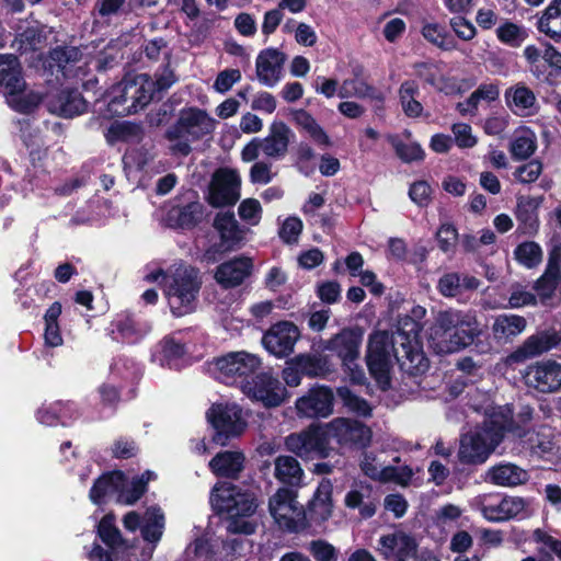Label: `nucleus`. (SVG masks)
<instances>
[{
	"instance_id": "f257e3e1",
	"label": "nucleus",
	"mask_w": 561,
	"mask_h": 561,
	"mask_svg": "<svg viewBox=\"0 0 561 561\" xmlns=\"http://www.w3.org/2000/svg\"><path fill=\"white\" fill-rule=\"evenodd\" d=\"M422 325L409 316L401 317L394 335L376 331L369 336L366 363L370 375L382 389L390 383L392 357L411 374L424 373L428 367L419 340Z\"/></svg>"
},
{
	"instance_id": "f03ea898",
	"label": "nucleus",
	"mask_w": 561,
	"mask_h": 561,
	"mask_svg": "<svg viewBox=\"0 0 561 561\" xmlns=\"http://www.w3.org/2000/svg\"><path fill=\"white\" fill-rule=\"evenodd\" d=\"M533 419V409L523 407L514 417L508 405L493 407L485 413L481 426H477L460 437L458 459L463 465H482L503 440L505 434L523 437Z\"/></svg>"
},
{
	"instance_id": "7ed1b4c3",
	"label": "nucleus",
	"mask_w": 561,
	"mask_h": 561,
	"mask_svg": "<svg viewBox=\"0 0 561 561\" xmlns=\"http://www.w3.org/2000/svg\"><path fill=\"white\" fill-rule=\"evenodd\" d=\"M481 334L474 311L440 310L428 329V346L439 355L459 352Z\"/></svg>"
},
{
	"instance_id": "20e7f679",
	"label": "nucleus",
	"mask_w": 561,
	"mask_h": 561,
	"mask_svg": "<svg viewBox=\"0 0 561 561\" xmlns=\"http://www.w3.org/2000/svg\"><path fill=\"white\" fill-rule=\"evenodd\" d=\"M149 283H158L169 308L175 317L195 310L202 282L198 271L185 264H173L168 270L157 268L145 276Z\"/></svg>"
},
{
	"instance_id": "39448f33",
	"label": "nucleus",
	"mask_w": 561,
	"mask_h": 561,
	"mask_svg": "<svg viewBox=\"0 0 561 561\" xmlns=\"http://www.w3.org/2000/svg\"><path fill=\"white\" fill-rule=\"evenodd\" d=\"M210 504L217 513L228 515V531L244 535L254 533L255 524L249 517L254 513L256 504L251 494L242 492L231 483L222 482L214 486Z\"/></svg>"
},
{
	"instance_id": "423d86ee",
	"label": "nucleus",
	"mask_w": 561,
	"mask_h": 561,
	"mask_svg": "<svg viewBox=\"0 0 561 561\" xmlns=\"http://www.w3.org/2000/svg\"><path fill=\"white\" fill-rule=\"evenodd\" d=\"M210 504L217 513L228 515V531L244 535L254 533L255 524L249 517L254 513L256 504L251 494L242 492L231 483L222 482L214 486Z\"/></svg>"
},
{
	"instance_id": "0eeeda50",
	"label": "nucleus",
	"mask_w": 561,
	"mask_h": 561,
	"mask_svg": "<svg viewBox=\"0 0 561 561\" xmlns=\"http://www.w3.org/2000/svg\"><path fill=\"white\" fill-rule=\"evenodd\" d=\"M156 479V473L146 471L139 477L128 480L121 471H114L100 477L90 491V500L101 504L106 499L115 496L122 504H135L146 492L149 481Z\"/></svg>"
},
{
	"instance_id": "6e6552de",
	"label": "nucleus",
	"mask_w": 561,
	"mask_h": 561,
	"mask_svg": "<svg viewBox=\"0 0 561 561\" xmlns=\"http://www.w3.org/2000/svg\"><path fill=\"white\" fill-rule=\"evenodd\" d=\"M216 124L205 110L198 107L181 110L175 125L167 133L171 141L170 150L173 153L187 156L192 150L191 142L210 136Z\"/></svg>"
},
{
	"instance_id": "1a4fd4ad",
	"label": "nucleus",
	"mask_w": 561,
	"mask_h": 561,
	"mask_svg": "<svg viewBox=\"0 0 561 561\" xmlns=\"http://www.w3.org/2000/svg\"><path fill=\"white\" fill-rule=\"evenodd\" d=\"M154 94V83L146 75L127 76L107 93L108 111L125 116L144 108Z\"/></svg>"
},
{
	"instance_id": "9d476101",
	"label": "nucleus",
	"mask_w": 561,
	"mask_h": 561,
	"mask_svg": "<svg viewBox=\"0 0 561 561\" xmlns=\"http://www.w3.org/2000/svg\"><path fill=\"white\" fill-rule=\"evenodd\" d=\"M261 359L255 354L240 351L230 352L214 358L208 364L213 377L226 385L239 386L249 381V377L261 367Z\"/></svg>"
},
{
	"instance_id": "9b49d317",
	"label": "nucleus",
	"mask_w": 561,
	"mask_h": 561,
	"mask_svg": "<svg viewBox=\"0 0 561 561\" xmlns=\"http://www.w3.org/2000/svg\"><path fill=\"white\" fill-rule=\"evenodd\" d=\"M363 331L358 328L343 329L340 333L323 342V350L335 354L353 383L360 385L366 380L363 368L357 360L360 354Z\"/></svg>"
},
{
	"instance_id": "f8f14e48",
	"label": "nucleus",
	"mask_w": 561,
	"mask_h": 561,
	"mask_svg": "<svg viewBox=\"0 0 561 561\" xmlns=\"http://www.w3.org/2000/svg\"><path fill=\"white\" fill-rule=\"evenodd\" d=\"M294 134L282 121H274L268 127V134L264 138H253L241 151L244 162L255 161L262 152L266 158L279 160L288 151Z\"/></svg>"
},
{
	"instance_id": "ddd939ff",
	"label": "nucleus",
	"mask_w": 561,
	"mask_h": 561,
	"mask_svg": "<svg viewBox=\"0 0 561 561\" xmlns=\"http://www.w3.org/2000/svg\"><path fill=\"white\" fill-rule=\"evenodd\" d=\"M206 415L215 430L213 440L220 446H225L229 439L240 436L247 427L245 414L234 402L215 403Z\"/></svg>"
},
{
	"instance_id": "4468645a",
	"label": "nucleus",
	"mask_w": 561,
	"mask_h": 561,
	"mask_svg": "<svg viewBox=\"0 0 561 561\" xmlns=\"http://www.w3.org/2000/svg\"><path fill=\"white\" fill-rule=\"evenodd\" d=\"M270 513L275 523L287 531H297L304 527L305 511L298 503L294 491L280 488L270 499Z\"/></svg>"
},
{
	"instance_id": "2eb2a0df",
	"label": "nucleus",
	"mask_w": 561,
	"mask_h": 561,
	"mask_svg": "<svg viewBox=\"0 0 561 561\" xmlns=\"http://www.w3.org/2000/svg\"><path fill=\"white\" fill-rule=\"evenodd\" d=\"M123 525L128 531L140 530L142 539L152 545L150 554L161 540L165 528V516L161 507L151 505L147 507L144 515L136 511L128 512L123 518Z\"/></svg>"
},
{
	"instance_id": "dca6fc26",
	"label": "nucleus",
	"mask_w": 561,
	"mask_h": 561,
	"mask_svg": "<svg viewBox=\"0 0 561 561\" xmlns=\"http://www.w3.org/2000/svg\"><path fill=\"white\" fill-rule=\"evenodd\" d=\"M328 442L325 426L311 425L300 433L288 435L285 445L301 458H324L329 455Z\"/></svg>"
},
{
	"instance_id": "f3484780",
	"label": "nucleus",
	"mask_w": 561,
	"mask_h": 561,
	"mask_svg": "<svg viewBox=\"0 0 561 561\" xmlns=\"http://www.w3.org/2000/svg\"><path fill=\"white\" fill-rule=\"evenodd\" d=\"M251 400L261 402L266 408L280 405L288 392L280 381L267 373L259 374L247 383H242L241 390Z\"/></svg>"
},
{
	"instance_id": "a211bd4d",
	"label": "nucleus",
	"mask_w": 561,
	"mask_h": 561,
	"mask_svg": "<svg viewBox=\"0 0 561 561\" xmlns=\"http://www.w3.org/2000/svg\"><path fill=\"white\" fill-rule=\"evenodd\" d=\"M523 378L525 385L538 392L551 393L561 388V364L543 359L526 367Z\"/></svg>"
},
{
	"instance_id": "6ab92c4d",
	"label": "nucleus",
	"mask_w": 561,
	"mask_h": 561,
	"mask_svg": "<svg viewBox=\"0 0 561 561\" xmlns=\"http://www.w3.org/2000/svg\"><path fill=\"white\" fill-rule=\"evenodd\" d=\"M476 505L482 516L492 523L505 522L524 512L526 503L518 496L481 495L476 499Z\"/></svg>"
},
{
	"instance_id": "aec40b11",
	"label": "nucleus",
	"mask_w": 561,
	"mask_h": 561,
	"mask_svg": "<svg viewBox=\"0 0 561 561\" xmlns=\"http://www.w3.org/2000/svg\"><path fill=\"white\" fill-rule=\"evenodd\" d=\"M324 426L328 440L334 439L340 445L365 446L371 438L370 428L356 420L336 417Z\"/></svg>"
},
{
	"instance_id": "412c9836",
	"label": "nucleus",
	"mask_w": 561,
	"mask_h": 561,
	"mask_svg": "<svg viewBox=\"0 0 561 561\" xmlns=\"http://www.w3.org/2000/svg\"><path fill=\"white\" fill-rule=\"evenodd\" d=\"M241 179L237 171L220 169L213 178L208 201L215 207L234 204L240 197Z\"/></svg>"
},
{
	"instance_id": "4be33fe9",
	"label": "nucleus",
	"mask_w": 561,
	"mask_h": 561,
	"mask_svg": "<svg viewBox=\"0 0 561 561\" xmlns=\"http://www.w3.org/2000/svg\"><path fill=\"white\" fill-rule=\"evenodd\" d=\"M333 400L334 396L329 387L317 386L298 398L295 407L300 417H328L333 412Z\"/></svg>"
},
{
	"instance_id": "5701e85b",
	"label": "nucleus",
	"mask_w": 561,
	"mask_h": 561,
	"mask_svg": "<svg viewBox=\"0 0 561 561\" xmlns=\"http://www.w3.org/2000/svg\"><path fill=\"white\" fill-rule=\"evenodd\" d=\"M98 535L107 546V550L100 545H94L88 553L89 561H114L118 550L124 546V540L112 514L105 515L98 525Z\"/></svg>"
},
{
	"instance_id": "b1692460",
	"label": "nucleus",
	"mask_w": 561,
	"mask_h": 561,
	"mask_svg": "<svg viewBox=\"0 0 561 561\" xmlns=\"http://www.w3.org/2000/svg\"><path fill=\"white\" fill-rule=\"evenodd\" d=\"M300 336L298 328L291 322L274 324L262 339L265 350L276 357H285L294 351Z\"/></svg>"
},
{
	"instance_id": "393cba45",
	"label": "nucleus",
	"mask_w": 561,
	"mask_h": 561,
	"mask_svg": "<svg viewBox=\"0 0 561 561\" xmlns=\"http://www.w3.org/2000/svg\"><path fill=\"white\" fill-rule=\"evenodd\" d=\"M415 539L403 530H393L380 536L377 551L388 561L407 560L416 554Z\"/></svg>"
},
{
	"instance_id": "a878e982",
	"label": "nucleus",
	"mask_w": 561,
	"mask_h": 561,
	"mask_svg": "<svg viewBox=\"0 0 561 561\" xmlns=\"http://www.w3.org/2000/svg\"><path fill=\"white\" fill-rule=\"evenodd\" d=\"M50 67L56 66L65 77L85 75V67L92 60L91 51L83 53L77 47H59L50 51Z\"/></svg>"
},
{
	"instance_id": "bb28decb",
	"label": "nucleus",
	"mask_w": 561,
	"mask_h": 561,
	"mask_svg": "<svg viewBox=\"0 0 561 561\" xmlns=\"http://www.w3.org/2000/svg\"><path fill=\"white\" fill-rule=\"evenodd\" d=\"M252 267L250 257L238 256L220 264L216 270L215 278L225 288L237 287L250 276Z\"/></svg>"
},
{
	"instance_id": "cd10ccee",
	"label": "nucleus",
	"mask_w": 561,
	"mask_h": 561,
	"mask_svg": "<svg viewBox=\"0 0 561 561\" xmlns=\"http://www.w3.org/2000/svg\"><path fill=\"white\" fill-rule=\"evenodd\" d=\"M284 55L277 49L262 50L256 58V76L265 87H274L282 78Z\"/></svg>"
},
{
	"instance_id": "c85d7f7f",
	"label": "nucleus",
	"mask_w": 561,
	"mask_h": 561,
	"mask_svg": "<svg viewBox=\"0 0 561 561\" xmlns=\"http://www.w3.org/2000/svg\"><path fill=\"white\" fill-rule=\"evenodd\" d=\"M50 113L71 118L84 112L85 102L77 90H61L48 96L46 102Z\"/></svg>"
},
{
	"instance_id": "c756f323",
	"label": "nucleus",
	"mask_w": 561,
	"mask_h": 561,
	"mask_svg": "<svg viewBox=\"0 0 561 561\" xmlns=\"http://www.w3.org/2000/svg\"><path fill=\"white\" fill-rule=\"evenodd\" d=\"M559 343L556 333L539 332L527 337L524 343L513 352L508 359L513 363H520L527 358L536 357L553 348Z\"/></svg>"
},
{
	"instance_id": "7c9ffc66",
	"label": "nucleus",
	"mask_w": 561,
	"mask_h": 561,
	"mask_svg": "<svg viewBox=\"0 0 561 561\" xmlns=\"http://www.w3.org/2000/svg\"><path fill=\"white\" fill-rule=\"evenodd\" d=\"M504 101L507 108L517 116H530L537 112L536 95L524 83L507 88L504 92Z\"/></svg>"
},
{
	"instance_id": "2f4dec72",
	"label": "nucleus",
	"mask_w": 561,
	"mask_h": 561,
	"mask_svg": "<svg viewBox=\"0 0 561 561\" xmlns=\"http://www.w3.org/2000/svg\"><path fill=\"white\" fill-rule=\"evenodd\" d=\"M80 415L81 411L76 402L57 401L49 405H43L39 408L36 413V419L44 425L53 426L58 423L67 425Z\"/></svg>"
},
{
	"instance_id": "473e14b6",
	"label": "nucleus",
	"mask_w": 561,
	"mask_h": 561,
	"mask_svg": "<svg viewBox=\"0 0 561 561\" xmlns=\"http://www.w3.org/2000/svg\"><path fill=\"white\" fill-rule=\"evenodd\" d=\"M529 476L526 470L512 462H501L492 466L485 473V481L505 488L525 483Z\"/></svg>"
},
{
	"instance_id": "72a5a7b5",
	"label": "nucleus",
	"mask_w": 561,
	"mask_h": 561,
	"mask_svg": "<svg viewBox=\"0 0 561 561\" xmlns=\"http://www.w3.org/2000/svg\"><path fill=\"white\" fill-rule=\"evenodd\" d=\"M332 491L333 485L330 480L323 479L319 483L309 505L311 519L322 523L332 516Z\"/></svg>"
},
{
	"instance_id": "f704fd0d",
	"label": "nucleus",
	"mask_w": 561,
	"mask_h": 561,
	"mask_svg": "<svg viewBox=\"0 0 561 561\" xmlns=\"http://www.w3.org/2000/svg\"><path fill=\"white\" fill-rule=\"evenodd\" d=\"M526 319L517 314H500L492 324V334L500 343L511 342L526 329Z\"/></svg>"
},
{
	"instance_id": "c9c22d12",
	"label": "nucleus",
	"mask_w": 561,
	"mask_h": 561,
	"mask_svg": "<svg viewBox=\"0 0 561 561\" xmlns=\"http://www.w3.org/2000/svg\"><path fill=\"white\" fill-rule=\"evenodd\" d=\"M4 95L8 105L20 113L33 112L43 100L39 92L25 87L24 80H22V87L10 88Z\"/></svg>"
},
{
	"instance_id": "e433bc0d",
	"label": "nucleus",
	"mask_w": 561,
	"mask_h": 561,
	"mask_svg": "<svg viewBox=\"0 0 561 561\" xmlns=\"http://www.w3.org/2000/svg\"><path fill=\"white\" fill-rule=\"evenodd\" d=\"M244 456L240 451L226 450L217 454L210 461L213 473L220 477L236 478L243 469Z\"/></svg>"
},
{
	"instance_id": "4c0bfd02",
	"label": "nucleus",
	"mask_w": 561,
	"mask_h": 561,
	"mask_svg": "<svg viewBox=\"0 0 561 561\" xmlns=\"http://www.w3.org/2000/svg\"><path fill=\"white\" fill-rule=\"evenodd\" d=\"M560 262V254L557 252L551 253L543 275L536 283L535 288L542 299L550 298L561 284Z\"/></svg>"
},
{
	"instance_id": "58836bf2",
	"label": "nucleus",
	"mask_w": 561,
	"mask_h": 561,
	"mask_svg": "<svg viewBox=\"0 0 561 561\" xmlns=\"http://www.w3.org/2000/svg\"><path fill=\"white\" fill-rule=\"evenodd\" d=\"M214 226L220 234L222 247L228 250L239 244L243 239V231L232 213H219Z\"/></svg>"
},
{
	"instance_id": "ea45409f",
	"label": "nucleus",
	"mask_w": 561,
	"mask_h": 561,
	"mask_svg": "<svg viewBox=\"0 0 561 561\" xmlns=\"http://www.w3.org/2000/svg\"><path fill=\"white\" fill-rule=\"evenodd\" d=\"M274 476L279 482L291 486L301 485L304 470L296 458L278 456L274 461Z\"/></svg>"
},
{
	"instance_id": "a19ab883",
	"label": "nucleus",
	"mask_w": 561,
	"mask_h": 561,
	"mask_svg": "<svg viewBox=\"0 0 561 561\" xmlns=\"http://www.w3.org/2000/svg\"><path fill=\"white\" fill-rule=\"evenodd\" d=\"M21 66L13 55H0V88L4 94L10 88L22 87Z\"/></svg>"
},
{
	"instance_id": "79ce46f5",
	"label": "nucleus",
	"mask_w": 561,
	"mask_h": 561,
	"mask_svg": "<svg viewBox=\"0 0 561 561\" xmlns=\"http://www.w3.org/2000/svg\"><path fill=\"white\" fill-rule=\"evenodd\" d=\"M537 149L536 134L528 127H520L516 130L511 144V153L515 160L529 158Z\"/></svg>"
},
{
	"instance_id": "37998d69",
	"label": "nucleus",
	"mask_w": 561,
	"mask_h": 561,
	"mask_svg": "<svg viewBox=\"0 0 561 561\" xmlns=\"http://www.w3.org/2000/svg\"><path fill=\"white\" fill-rule=\"evenodd\" d=\"M294 359L304 376L323 377L331 371L328 357L321 354H299Z\"/></svg>"
},
{
	"instance_id": "c03bdc74",
	"label": "nucleus",
	"mask_w": 561,
	"mask_h": 561,
	"mask_svg": "<svg viewBox=\"0 0 561 561\" xmlns=\"http://www.w3.org/2000/svg\"><path fill=\"white\" fill-rule=\"evenodd\" d=\"M413 476V469L405 463H401L400 457L396 456L392 458L391 462H387V467H385L379 482L407 486L410 484Z\"/></svg>"
},
{
	"instance_id": "a18cd8bd",
	"label": "nucleus",
	"mask_w": 561,
	"mask_h": 561,
	"mask_svg": "<svg viewBox=\"0 0 561 561\" xmlns=\"http://www.w3.org/2000/svg\"><path fill=\"white\" fill-rule=\"evenodd\" d=\"M185 345L175 339V336H165L154 348L152 360L161 366L169 365L170 360L183 356Z\"/></svg>"
},
{
	"instance_id": "49530a36",
	"label": "nucleus",
	"mask_w": 561,
	"mask_h": 561,
	"mask_svg": "<svg viewBox=\"0 0 561 561\" xmlns=\"http://www.w3.org/2000/svg\"><path fill=\"white\" fill-rule=\"evenodd\" d=\"M341 99H381L376 90L362 78L345 79L339 89Z\"/></svg>"
},
{
	"instance_id": "de8ad7c7",
	"label": "nucleus",
	"mask_w": 561,
	"mask_h": 561,
	"mask_svg": "<svg viewBox=\"0 0 561 561\" xmlns=\"http://www.w3.org/2000/svg\"><path fill=\"white\" fill-rule=\"evenodd\" d=\"M419 94V85L414 81H404L400 87L401 106L404 114L409 117H419L423 112L422 104L416 100Z\"/></svg>"
},
{
	"instance_id": "09e8293b",
	"label": "nucleus",
	"mask_w": 561,
	"mask_h": 561,
	"mask_svg": "<svg viewBox=\"0 0 561 561\" xmlns=\"http://www.w3.org/2000/svg\"><path fill=\"white\" fill-rule=\"evenodd\" d=\"M561 437L553 435L549 430H542L531 439V448L535 454L543 458H551L560 450Z\"/></svg>"
},
{
	"instance_id": "8fccbe9b",
	"label": "nucleus",
	"mask_w": 561,
	"mask_h": 561,
	"mask_svg": "<svg viewBox=\"0 0 561 561\" xmlns=\"http://www.w3.org/2000/svg\"><path fill=\"white\" fill-rule=\"evenodd\" d=\"M540 32L552 38L561 36V2H552L538 21Z\"/></svg>"
},
{
	"instance_id": "3c124183",
	"label": "nucleus",
	"mask_w": 561,
	"mask_h": 561,
	"mask_svg": "<svg viewBox=\"0 0 561 561\" xmlns=\"http://www.w3.org/2000/svg\"><path fill=\"white\" fill-rule=\"evenodd\" d=\"M48 34H50V30L47 27H42L41 30L33 27L27 28L25 32L19 35V49L22 53L43 49L48 44Z\"/></svg>"
},
{
	"instance_id": "603ef678",
	"label": "nucleus",
	"mask_w": 561,
	"mask_h": 561,
	"mask_svg": "<svg viewBox=\"0 0 561 561\" xmlns=\"http://www.w3.org/2000/svg\"><path fill=\"white\" fill-rule=\"evenodd\" d=\"M294 118L297 125L306 130L314 141L325 146L330 144L325 131L308 112L304 110L296 111Z\"/></svg>"
},
{
	"instance_id": "864d4df0",
	"label": "nucleus",
	"mask_w": 561,
	"mask_h": 561,
	"mask_svg": "<svg viewBox=\"0 0 561 561\" xmlns=\"http://www.w3.org/2000/svg\"><path fill=\"white\" fill-rule=\"evenodd\" d=\"M337 397L350 412L364 417L371 414V407L369 403L365 399L355 394L350 388H337Z\"/></svg>"
},
{
	"instance_id": "5fc2aeb1",
	"label": "nucleus",
	"mask_w": 561,
	"mask_h": 561,
	"mask_svg": "<svg viewBox=\"0 0 561 561\" xmlns=\"http://www.w3.org/2000/svg\"><path fill=\"white\" fill-rule=\"evenodd\" d=\"M422 35L426 41L442 49L451 50L456 47L453 38L449 37L444 27L437 23L426 22L422 27Z\"/></svg>"
},
{
	"instance_id": "6e6d98bb",
	"label": "nucleus",
	"mask_w": 561,
	"mask_h": 561,
	"mask_svg": "<svg viewBox=\"0 0 561 561\" xmlns=\"http://www.w3.org/2000/svg\"><path fill=\"white\" fill-rule=\"evenodd\" d=\"M285 8L291 12H299L304 9V2H280L278 9L266 12L262 24L264 34H272L277 28L283 19L282 10Z\"/></svg>"
},
{
	"instance_id": "4d7b16f0",
	"label": "nucleus",
	"mask_w": 561,
	"mask_h": 561,
	"mask_svg": "<svg viewBox=\"0 0 561 561\" xmlns=\"http://www.w3.org/2000/svg\"><path fill=\"white\" fill-rule=\"evenodd\" d=\"M385 453H366L360 462V467L363 472L373 480L379 481L380 477L383 472L385 467H387V459L385 457Z\"/></svg>"
},
{
	"instance_id": "13d9d810",
	"label": "nucleus",
	"mask_w": 561,
	"mask_h": 561,
	"mask_svg": "<svg viewBox=\"0 0 561 561\" xmlns=\"http://www.w3.org/2000/svg\"><path fill=\"white\" fill-rule=\"evenodd\" d=\"M516 260L524 266L531 268L538 265L542 259L541 248L535 242H524L515 250Z\"/></svg>"
},
{
	"instance_id": "bf43d9fd",
	"label": "nucleus",
	"mask_w": 561,
	"mask_h": 561,
	"mask_svg": "<svg viewBox=\"0 0 561 561\" xmlns=\"http://www.w3.org/2000/svg\"><path fill=\"white\" fill-rule=\"evenodd\" d=\"M398 157L404 162L420 161L424 158V151L419 144L402 142L397 137L389 138Z\"/></svg>"
},
{
	"instance_id": "052dcab7",
	"label": "nucleus",
	"mask_w": 561,
	"mask_h": 561,
	"mask_svg": "<svg viewBox=\"0 0 561 561\" xmlns=\"http://www.w3.org/2000/svg\"><path fill=\"white\" fill-rule=\"evenodd\" d=\"M344 503L348 508H358L364 518H369L376 513V505L373 502H364V495L358 490L348 491Z\"/></svg>"
},
{
	"instance_id": "680f3d73",
	"label": "nucleus",
	"mask_w": 561,
	"mask_h": 561,
	"mask_svg": "<svg viewBox=\"0 0 561 561\" xmlns=\"http://www.w3.org/2000/svg\"><path fill=\"white\" fill-rule=\"evenodd\" d=\"M238 214L247 224L256 226L262 217L261 204L255 198H247L239 205Z\"/></svg>"
},
{
	"instance_id": "e2e57ef3",
	"label": "nucleus",
	"mask_w": 561,
	"mask_h": 561,
	"mask_svg": "<svg viewBox=\"0 0 561 561\" xmlns=\"http://www.w3.org/2000/svg\"><path fill=\"white\" fill-rule=\"evenodd\" d=\"M460 280V274L446 273L438 279L437 289L444 297H456L461 294Z\"/></svg>"
},
{
	"instance_id": "0e129e2a",
	"label": "nucleus",
	"mask_w": 561,
	"mask_h": 561,
	"mask_svg": "<svg viewBox=\"0 0 561 561\" xmlns=\"http://www.w3.org/2000/svg\"><path fill=\"white\" fill-rule=\"evenodd\" d=\"M439 249L445 253L454 252L458 240V232L450 224H443L437 233Z\"/></svg>"
},
{
	"instance_id": "69168bd1",
	"label": "nucleus",
	"mask_w": 561,
	"mask_h": 561,
	"mask_svg": "<svg viewBox=\"0 0 561 561\" xmlns=\"http://www.w3.org/2000/svg\"><path fill=\"white\" fill-rule=\"evenodd\" d=\"M496 33L501 42L511 46H519L525 39L524 31L513 23H505L501 25Z\"/></svg>"
},
{
	"instance_id": "338daca9",
	"label": "nucleus",
	"mask_w": 561,
	"mask_h": 561,
	"mask_svg": "<svg viewBox=\"0 0 561 561\" xmlns=\"http://www.w3.org/2000/svg\"><path fill=\"white\" fill-rule=\"evenodd\" d=\"M455 142L459 148H472L477 144V137L472 134L470 125L456 123L451 127Z\"/></svg>"
},
{
	"instance_id": "774afa93",
	"label": "nucleus",
	"mask_w": 561,
	"mask_h": 561,
	"mask_svg": "<svg viewBox=\"0 0 561 561\" xmlns=\"http://www.w3.org/2000/svg\"><path fill=\"white\" fill-rule=\"evenodd\" d=\"M309 551L317 561H334L336 559L335 548L325 540L311 541Z\"/></svg>"
}]
</instances>
